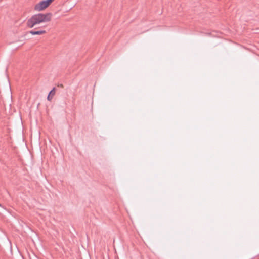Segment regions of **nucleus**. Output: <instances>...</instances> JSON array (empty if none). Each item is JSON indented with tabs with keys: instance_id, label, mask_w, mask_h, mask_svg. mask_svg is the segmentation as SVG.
Returning a JSON list of instances; mask_svg holds the SVG:
<instances>
[{
	"instance_id": "2",
	"label": "nucleus",
	"mask_w": 259,
	"mask_h": 259,
	"mask_svg": "<svg viewBox=\"0 0 259 259\" xmlns=\"http://www.w3.org/2000/svg\"><path fill=\"white\" fill-rule=\"evenodd\" d=\"M54 0L43 1L35 6V10L40 11L47 8Z\"/></svg>"
},
{
	"instance_id": "5",
	"label": "nucleus",
	"mask_w": 259,
	"mask_h": 259,
	"mask_svg": "<svg viewBox=\"0 0 259 259\" xmlns=\"http://www.w3.org/2000/svg\"><path fill=\"white\" fill-rule=\"evenodd\" d=\"M58 86H59V87H61V88H63V84H60V85H58Z\"/></svg>"
},
{
	"instance_id": "1",
	"label": "nucleus",
	"mask_w": 259,
	"mask_h": 259,
	"mask_svg": "<svg viewBox=\"0 0 259 259\" xmlns=\"http://www.w3.org/2000/svg\"><path fill=\"white\" fill-rule=\"evenodd\" d=\"M51 16L50 13L34 15L27 21V26L29 28H33L41 23L48 22L51 20Z\"/></svg>"
},
{
	"instance_id": "4",
	"label": "nucleus",
	"mask_w": 259,
	"mask_h": 259,
	"mask_svg": "<svg viewBox=\"0 0 259 259\" xmlns=\"http://www.w3.org/2000/svg\"><path fill=\"white\" fill-rule=\"evenodd\" d=\"M46 31L45 30H40V31H30V33L32 35H41L45 34L46 33Z\"/></svg>"
},
{
	"instance_id": "3",
	"label": "nucleus",
	"mask_w": 259,
	"mask_h": 259,
	"mask_svg": "<svg viewBox=\"0 0 259 259\" xmlns=\"http://www.w3.org/2000/svg\"><path fill=\"white\" fill-rule=\"evenodd\" d=\"M55 94V88H54L49 93L47 99L48 101H51L52 99L53 98V97Z\"/></svg>"
}]
</instances>
